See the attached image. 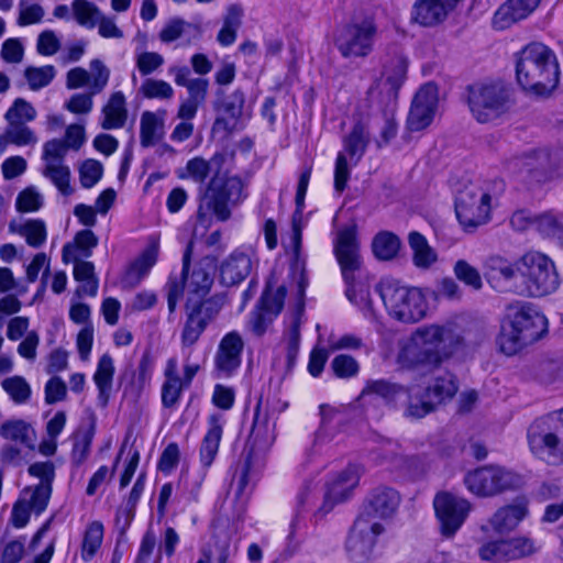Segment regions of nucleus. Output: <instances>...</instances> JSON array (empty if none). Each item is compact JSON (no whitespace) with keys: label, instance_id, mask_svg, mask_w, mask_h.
I'll return each instance as SVG.
<instances>
[{"label":"nucleus","instance_id":"f257e3e1","mask_svg":"<svg viewBox=\"0 0 563 563\" xmlns=\"http://www.w3.org/2000/svg\"><path fill=\"white\" fill-rule=\"evenodd\" d=\"M462 343L452 324H428L417 328L398 342L396 363L404 369H434L450 358Z\"/></svg>","mask_w":563,"mask_h":563},{"label":"nucleus","instance_id":"f03ea898","mask_svg":"<svg viewBox=\"0 0 563 563\" xmlns=\"http://www.w3.org/2000/svg\"><path fill=\"white\" fill-rule=\"evenodd\" d=\"M210 170V163L201 156H196L186 163L184 169L177 172V176L200 185L199 219L202 220L208 212H211L219 221H227L231 217L230 207L240 203L244 198V185L236 176H227L217 172L203 187Z\"/></svg>","mask_w":563,"mask_h":563},{"label":"nucleus","instance_id":"7ed1b4c3","mask_svg":"<svg viewBox=\"0 0 563 563\" xmlns=\"http://www.w3.org/2000/svg\"><path fill=\"white\" fill-rule=\"evenodd\" d=\"M516 80L531 96L550 97L560 84V63L555 52L541 42H531L515 54Z\"/></svg>","mask_w":563,"mask_h":563},{"label":"nucleus","instance_id":"20e7f679","mask_svg":"<svg viewBox=\"0 0 563 563\" xmlns=\"http://www.w3.org/2000/svg\"><path fill=\"white\" fill-rule=\"evenodd\" d=\"M547 332L548 319L536 306L515 301L506 306L497 344L501 353L512 356L540 340Z\"/></svg>","mask_w":563,"mask_h":563},{"label":"nucleus","instance_id":"39448f33","mask_svg":"<svg viewBox=\"0 0 563 563\" xmlns=\"http://www.w3.org/2000/svg\"><path fill=\"white\" fill-rule=\"evenodd\" d=\"M333 251L346 284V298L362 310L372 311L369 286L362 274L363 261L355 223L336 232Z\"/></svg>","mask_w":563,"mask_h":563},{"label":"nucleus","instance_id":"423d86ee","mask_svg":"<svg viewBox=\"0 0 563 563\" xmlns=\"http://www.w3.org/2000/svg\"><path fill=\"white\" fill-rule=\"evenodd\" d=\"M527 441L536 459L550 466L563 465V408L534 419Z\"/></svg>","mask_w":563,"mask_h":563},{"label":"nucleus","instance_id":"0eeeda50","mask_svg":"<svg viewBox=\"0 0 563 563\" xmlns=\"http://www.w3.org/2000/svg\"><path fill=\"white\" fill-rule=\"evenodd\" d=\"M520 283L514 284L512 292L525 297H543L554 292L559 275L554 263L545 254L530 251L519 257Z\"/></svg>","mask_w":563,"mask_h":563},{"label":"nucleus","instance_id":"6e6552de","mask_svg":"<svg viewBox=\"0 0 563 563\" xmlns=\"http://www.w3.org/2000/svg\"><path fill=\"white\" fill-rule=\"evenodd\" d=\"M377 290L393 319L404 323H416L427 316L428 301L420 288L386 278L379 283Z\"/></svg>","mask_w":563,"mask_h":563},{"label":"nucleus","instance_id":"1a4fd4ad","mask_svg":"<svg viewBox=\"0 0 563 563\" xmlns=\"http://www.w3.org/2000/svg\"><path fill=\"white\" fill-rule=\"evenodd\" d=\"M509 95L500 82H475L467 87V104L479 123L498 119L507 111Z\"/></svg>","mask_w":563,"mask_h":563},{"label":"nucleus","instance_id":"9d476101","mask_svg":"<svg viewBox=\"0 0 563 563\" xmlns=\"http://www.w3.org/2000/svg\"><path fill=\"white\" fill-rule=\"evenodd\" d=\"M223 298L213 296L205 300L188 299L186 318L181 327L180 343L183 352H191L208 325L216 320L223 307Z\"/></svg>","mask_w":563,"mask_h":563},{"label":"nucleus","instance_id":"9b49d317","mask_svg":"<svg viewBox=\"0 0 563 563\" xmlns=\"http://www.w3.org/2000/svg\"><path fill=\"white\" fill-rule=\"evenodd\" d=\"M490 194L479 184L470 183L457 191L455 213L465 229L485 224L490 216Z\"/></svg>","mask_w":563,"mask_h":563},{"label":"nucleus","instance_id":"f8f14e48","mask_svg":"<svg viewBox=\"0 0 563 563\" xmlns=\"http://www.w3.org/2000/svg\"><path fill=\"white\" fill-rule=\"evenodd\" d=\"M467 489L477 496L486 497L508 489L521 487L522 477L509 470L487 465L470 472L464 477Z\"/></svg>","mask_w":563,"mask_h":563},{"label":"nucleus","instance_id":"ddd939ff","mask_svg":"<svg viewBox=\"0 0 563 563\" xmlns=\"http://www.w3.org/2000/svg\"><path fill=\"white\" fill-rule=\"evenodd\" d=\"M511 173H528L538 181L563 176V148L538 150L532 154L516 157L507 163Z\"/></svg>","mask_w":563,"mask_h":563},{"label":"nucleus","instance_id":"4468645a","mask_svg":"<svg viewBox=\"0 0 563 563\" xmlns=\"http://www.w3.org/2000/svg\"><path fill=\"white\" fill-rule=\"evenodd\" d=\"M385 531L380 521L375 520L368 514H360L351 528L346 540V551L356 563H363L371 559L377 538Z\"/></svg>","mask_w":563,"mask_h":563},{"label":"nucleus","instance_id":"2eb2a0df","mask_svg":"<svg viewBox=\"0 0 563 563\" xmlns=\"http://www.w3.org/2000/svg\"><path fill=\"white\" fill-rule=\"evenodd\" d=\"M376 25L372 20L345 25L335 38V46L344 58H364L374 46Z\"/></svg>","mask_w":563,"mask_h":563},{"label":"nucleus","instance_id":"dca6fc26","mask_svg":"<svg viewBox=\"0 0 563 563\" xmlns=\"http://www.w3.org/2000/svg\"><path fill=\"white\" fill-rule=\"evenodd\" d=\"M433 507L441 534L446 538L453 537L460 530L471 511V504L466 499L449 492L438 493Z\"/></svg>","mask_w":563,"mask_h":563},{"label":"nucleus","instance_id":"f3484780","mask_svg":"<svg viewBox=\"0 0 563 563\" xmlns=\"http://www.w3.org/2000/svg\"><path fill=\"white\" fill-rule=\"evenodd\" d=\"M438 87L433 82L423 85L416 93L407 119L410 131H421L431 124L438 108Z\"/></svg>","mask_w":563,"mask_h":563},{"label":"nucleus","instance_id":"a211bd4d","mask_svg":"<svg viewBox=\"0 0 563 563\" xmlns=\"http://www.w3.org/2000/svg\"><path fill=\"white\" fill-rule=\"evenodd\" d=\"M244 341L236 331L227 333L219 342L214 367L220 377H230L241 366Z\"/></svg>","mask_w":563,"mask_h":563},{"label":"nucleus","instance_id":"6ab92c4d","mask_svg":"<svg viewBox=\"0 0 563 563\" xmlns=\"http://www.w3.org/2000/svg\"><path fill=\"white\" fill-rule=\"evenodd\" d=\"M484 276L498 291H512L519 276V258L516 262L500 255H490L484 262Z\"/></svg>","mask_w":563,"mask_h":563},{"label":"nucleus","instance_id":"aec40b11","mask_svg":"<svg viewBox=\"0 0 563 563\" xmlns=\"http://www.w3.org/2000/svg\"><path fill=\"white\" fill-rule=\"evenodd\" d=\"M407 68L408 60L401 53L397 52L388 57L384 63L383 78L376 84V87L371 88V92L378 89L387 100L396 99L398 90L406 79Z\"/></svg>","mask_w":563,"mask_h":563},{"label":"nucleus","instance_id":"412c9836","mask_svg":"<svg viewBox=\"0 0 563 563\" xmlns=\"http://www.w3.org/2000/svg\"><path fill=\"white\" fill-rule=\"evenodd\" d=\"M400 505V495L397 490L387 486L374 488L367 496L364 509L361 514H368L375 520L391 518Z\"/></svg>","mask_w":563,"mask_h":563},{"label":"nucleus","instance_id":"4be33fe9","mask_svg":"<svg viewBox=\"0 0 563 563\" xmlns=\"http://www.w3.org/2000/svg\"><path fill=\"white\" fill-rule=\"evenodd\" d=\"M252 268V253L234 250L220 265V282L224 286L238 285L251 274Z\"/></svg>","mask_w":563,"mask_h":563},{"label":"nucleus","instance_id":"5701e85b","mask_svg":"<svg viewBox=\"0 0 563 563\" xmlns=\"http://www.w3.org/2000/svg\"><path fill=\"white\" fill-rule=\"evenodd\" d=\"M275 422L271 420L268 410L262 409V400H258L253 418V426L250 434L251 456L255 451H265L275 442Z\"/></svg>","mask_w":563,"mask_h":563},{"label":"nucleus","instance_id":"b1692460","mask_svg":"<svg viewBox=\"0 0 563 563\" xmlns=\"http://www.w3.org/2000/svg\"><path fill=\"white\" fill-rule=\"evenodd\" d=\"M541 0H507L493 16L492 24L496 30H506L514 23L526 19L540 4Z\"/></svg>","mask_w":563,"mask_h":563},{"label":"nucleus","instance_id":"393cba45","mask_svg":"<svg viewBox=\"0 0 563 563\" xmlns=\"http://www.w3.org/2000/svg\"><path fill=\"white\" fill-rule=\"evenodd\" d=\"M194 243L189 242L186 246L183 256V271L181 275L186 282V288L189 292L196 295H206L209 292L213 278L209 271L203 268L201 265L196 266L189 274V264L192 255Z\"/></svg>","mask_w":563,"mask_h":563},{"label":"nucleus","instance_id":"a878e982","mask_svg":"<svg viewBox=\"0 0 563 563\" xmlns=\"http://www.w3.org/2000/svg\"><path fill=\"white\" fill-rule=\"evenodd\" d=\"M528 505L526 500H516L512 505L499 508L489 519L492 529L497 533L515 530L527 517Z\"/></svg>","mask_w":563,"mask_h":563},{"label":"nucleus","instance_id":"bb28decb","mask_svg":"<svg viewBox=\"0 0 563 563\" xmlns=\"http://www.w3.org/2000/svg\"><path fill=\"white\" fill-rule=\"evenodd\" d=\"M407 394V388L386 379L368 380L363 388L360 400L363 405L372 404L376 398L383 399L387 405H395L398 398Z\"/></svg>","mask_w":563,"mask_h":563},{"label":"nucleus","instance_id":"cd10ccee","mask_svg":"<svg viewBox=\"0 0 563 563\" xmlns=\"http://www.w3.org/2000/svg\"><path fill=\"white\" fill-rule=\"evenodd\" d=\"M244 103L245 96L241 89H236L225 97L221 102V110L225 117H219L216 119L212 131L231 132L234 130L243 113Z\"/></svg>","mask_w":563,"mask_h":563},{"label":"nucleus","instance_id":"c85d7f7f","mask_svg":"<svg viewBox=\"0 0 563 563\" xmlns=\"http://www.w3.org/2000/svg\"><path fill=\"white\" fill-rule=\"evenodd\" d=\"M165 110L144 111L140 119V144L147 148L156 145L165 135Z\"/></svg>","mask_w":563,"mask_h":563},{"label":"nucleus","instance_id":"c756f323","mask_svg":"<svg viewBox=\"0 0 563 563\" xmlns=\"http://www.w3.org/2000/svg\"><path fill=\"white\" fill-rule=\"evenodd\" d=\"M0 437L10 443L27 449H34L36 441V432L33 426L18 418L4 420L0 424Z\"/></svg>","mask_w":563,"mask_h":563},{"label":"nucleus","instance_id":"7c9ffc66","mask_svg":"<svg viewBox=\"0 0 563 563\" xmlns=\"http://www.w3.org/2000/svg\"><path fill=\"white\" fill-rule=\"evenodd\" d=\"M100 125L103 130H117L125 125L128 121L126 99L122 91L111 93L101 110Z\"/></svg>","mask_w":563,"mask_h":563},{"label":"nucleus","instance_id":"2f4dec72","mask_svg":"<svg viewBox=\"0 0 563 563\" xmlns=\"http://www.w3.org/2000/svg\"><path fill=\"white\" fill-rule=\"evenodd\" d=\"M9 232L22 236L33 249L42 247L47 239L46 223L42 219L12 220Z\"/></svg>","mask_w":563,"mask_h":563},{"label":"nucleus","instance_id":"473e14b6","mask_svg":"<svg viewBox=\"0 0 563 563\" xmlns=\"http://www.w3.org/2000/svg\"><path fill=\"white\" fill-rule=\"evenodd\" d=\"M363 468L358 465H349L331 483L328 484L327 499L343 501L357 486Z\"/></svg>","mask_w":563,"mask_h":563},{"label":"nucleus","instance_id":"72a5a7b5","mask_svg":"<svg viewBox=\"0 0 563 563\" xmlns=\"http://www.w3.org/2000/svg\"><path fill=\"white\" fill-rule=\"evenodd\" d=\"M222 432V417L220 415H211L208 418V431L200 446V462L205 467H209L213 463L219 451Z\"/></svg>","mask_w":563,"mask_h":563},{"label":"nucleus","instance_id":"f704fd0d","mask_svg":"<svg viewBox=\"0 0 563 563\" xmlns=\"http://www.w3.org/2000/svg\"><path fill=\"white\" fill-rule=\"evenodd\" d=\"M165 380L162 386V404L165 408H174L178 404L183 391L188 388L178 375L176 358H169L164 371Z\"/></svg>","mask_w":563,"mask_h":563},{"label":"nucleus","instance_id":"c9c22d12","mask_svg":"<svg viewBox=\"0 0 563 563\" xmlns=\"http://www.w3.org/2000/svg\"><path fill=\"white\" fill-rule=\"evenodd\" d=\"M371 141L368 128L362 121L356 122L351 132L343 139V151L353 165L364 156Z\"/></svg>","mask_w":563,"mask_h":563},{"label":"nucleus","instance_id":"e433bc0d","mask_svg":"<svg viewBox=\"0 0 563 563\" xmlns=\"http://www.w3.org/2000/svg\"><path fill=\"white\" fill-rule=\"evenodd\" d=\"M114 376L113 358L109 354H103L97 364L93 374V382L98 388V405L102 408L107 407L112 391Z\"/></svg>","mask_w":563,"mask_h":563},{"label":"nucleus","instance_id":"4c0bfd02","mask_svg":"<svg viewBox=\"0 0 563 563\" xmlns=\"http://www.w3.org/2000/svg\"><path fill=\"white\" fill-rule=\"evenodd\" d=\"M451 11L438 0H418L412 8V20L423 26L442 22Z\"/></svg>","mask_w":563,"mask_h":563},{"label":"nucleus","instance_id":"58836bf2","mask_svg":"<svg viewBox=\"0 0 563 563\" xmlns=\"http://www.w3.org/2000/svg\"><path fill=\"white\" fill-rule=\"evenodd\" d=\"M302 313L303 308L298 307L296 311H294L289 317L285 331V340L287 344L286 362L288 371H291L296 365L300 343V325Z\"/></svg>","mask_w":563,"mask_h":563},{"label":"nucleus","instance_id":"ea45409f","mask_svg":"<svg viewBox=\"0 0 563 563\" xmlns=\"http://www.w3.org/2000/svg\"><path fill=\"white\" fill-rule=\"evenodd\" d=\"M98 244V238L91 230L79 231L73 243H67L63 247V261L68 263L70 258L89 257Z\"/></svg>","mask_w":563,"mask_h":563},{"label":"nucleus","instance_id":"a19ab883","mask_svg":"<svg viewBox=\"0 0 563 563\" xmlns=\"http://www.w3.org/2000/svg\"><path fill=\"white\" fill-rule=\"evenodd\" d=\"M408 242L412 250V262L418 268L428 269L437 262L435 251L422 234L417 231L410 232Z\"/></svg>","mask_w":563,"mask_h":563},{"label":"nucleus","instance_id":"79ce46f5","mask_svg":"<svg viewBox=\"0 0 563 563\" xmlns=\"http://www.w3.org/2000/svg\"><path fill=\"white\" fill-rule=\"evenodd\" d=\"M69 262H74L75 279L82 283L77 292L95 297L99 287V282L95 274V265L91 262L82 261L81 257L70 258Z\"/></svg>","mask_w":563,"mask_h":563},{"label":"nucleus","instance_id":"37998d69","mask_svg":"<svg viewBox=\"0 0 563 563\" xmlns=\"http://www.w3.org/2000/svg\"><path fill=\"white\" fill-rule=\"evenodd\" d=\"M457 390L454 376L445 373L437 377L431 385L427 387L423 395L432 402L435 408L446 399H451Z\"/></svg>","mask_w":563,"mask_h":563},{"label":"nucleus","instance_id":"c03bdc74","mask_svg":"<svg viewBox=\"0 0 563 563\" xmlns=\"http://www.w3.org/2000/svg\"><path fill=\"white\" fill-rule=\"evenodd\" d=\"M505 542L508 562L530 558L537 554L541 549L540 543L528 536H517L505 539Z\"/></svg>","mask_w":563,"mask_h":563},{"label":"nucleus","instance_id":"a18cd8bd","mask_svg":"<svg viewBox=\"0 0 563 563\" xmlns=\"http://www.w3.org/2000/svg\"><path fill=\"white\" fill-rule=\"evenodd\" d=\"M71 13L74 20L78 25L86 29H93L97 26L98 20L102 14V11L98 5L89 0H73L71 1Z\"/></svg>","mask_w":563,"mask_h":563},{"label":"nucleus","instance_id":"49530a36","mask_svg":"<svg viewBox=\"0 0 563 563\" xmlns=\"http://www.w3.org/2000/svg\"><path fill=\"white\" fill-rule=\"evenodd\" d=\"M5 147L9 144L15 146H34L38 142L36 133L22 123H8L2 134Z\"/></svg>","mask_w":563,"mask_h":563},{"label":"nucleus","instance_id":"de8ad7c7","mask_svg":"<svg viewBox=\"0 0 563 563\" xmlns=\"http://www.w3.org/2000/svg\"><path fill=\"white\" fill-rule=\"evenodd\" d=\"M42 175L49 179L52 184L64 196H70L73 188L70 186V169L64 163L44 164Z\"/></svg>","mask_w":563,"mask_h":563},{"label":"nucleus","instance_id":"09e8293b","mask_svg":"<svg viewBox=\"0 0 563 563\" xmlns=\"http://www.w3.org/2000/svg\"><path fill=\"white\" fill-rule=\"evenodd\" d=\"M307 188L297 186L296 192V210L292 214L291 221V247L296 260L299 258L300 249H301V240H302V209L305 206V197H306Z\"/></svg>","mask_w":563,"mask_h":563},{"label":"nucleus","instance_id":"8fccbe9b","mask_svg":"<svg viewBox=\"0 0 563 563\" xmlns=\"http://www.w3.org/2000/svg\"><path fill=\"white\" fill-rule=\"evenodd\" d=\"M400 249V240L397 235L390 232L378 233L373 242L372 250L378 260L389 261L393 260Z\"/></svg>","mask_w":563,"mask_h":563},{"label":"nucleus","instance_id":"3c124183","mask_svg":"<svg viewBox=\"0 0 563 563\" xmlns=\"http://www.w3.org/2000/svg\"><path fill=\"white\" fill-rule=\"evenodd\" d=\"M1 387L15 405L26 404L32 395L30 384L20 375L4 378L1 382Z\"/></svg>","mask_w":563,"mask_h":563},{"label":"nucleus","instance_id":"603ef678","mask_svg":"<svg viewBox=\"0 0 563 563\" xmlns=\"http://www.w3.org/2000/svg\"><path fill=\"white\" fill-rule=\"evenodd\" d=\"M52 490L53 488L48 487V485H35L34 487L24 488L21 493V498L38 516L47 508Z\"/></svg>","mask_w":563,"mask_h":563},{"label":"nucleus","instance_id":"864d4df0","mask_svg":"<svg viewBox=\"0 0 563 563\" xmlns=\"http://www.w3.org/2000/svg\"><path fill=\"white\" fill-rule=\"evenodd\" d=\"M103 539V525L100 521L91 522L84 534L81 544V559L86 562L90 561L98 549L100 548Z\"/></svg>","mask_w":563,"mask_h":563},{"label":"nucleus","instance_id":"5fc2aeb1","mask_svg":"<svg viewBox=\"0 0 563 563\" xmlns=\"http://www.w3.org/2000/svg\"><path fill=\"white\" fill-rule=\"evenodd\" d=\"M56 76V68L53 65L41 67L27 66L24 69V78L29 88L33 91L47 87Z\"/></svg>","mask_w":563,"mask_h":563},{"label":"nucleus","instance_id":"6e6d98bb","mask_svg":"<svg viewBox=\"0 0 563 563\" xmlns=\"http://www.w3.org/2000/svg\"><path fill=\"white\" fill-rule=\"evenodd\" d=\"M537 230L563 243V213L545 212L536 219Z\"/></svg>","mask_w":563,"mask_h":563},{"label":"nucleus","instance_id":"4d7b16f0","mask_svg":"<svg viewBox=\"0 0 563 563\" xmlns=\"http://www.w3.org/2000/svg\"><path fill=\"white\" fill-rule=\"evenodd\" d=\"M455 278L473 290L483 288V279L479 271L466 260H457L453 265Z\"/></svg>","mask_w":563,"mask_h":563},{"label":"nucleus","instance_id":"13d9d810","mask_svg":"<svg viewBox=\"0 0 563 563\" xmlns=\"http://www.w3.org/2000/svg\"><path fill=\"white\" fill-rule=\"evenodd\" d=\"M37 112L35 108L25 99L16 98L7 110L4 119L7 123L27 124L35 120Z\"/></svg>","mask_w":563,"mask_h":563},{"label":"nucleus","instance_id":"bf43d9fd","mask_svg":"<svg viewBox=\"0 0 563 563\" xmlns=\"http://www.w3.org/2000/svg\"><path fill=\"white\" fill-rule=\"evenodd\" d=\"M139 93L146 99L170 100L174 89L165 80L146 78L139 88Z\"/></svg>","mask_w":563,"mask_h":563},{"label":"nucleus","instance_id":"052dcab7","mask_svg":"<svg viewBox=\"0 0 563 563\" xmlns=\"http://www.w3.org/2000/svg\"><path fill=\"white\" fill-rule=\"evenodd\" d=\"M537 377L542 384L563 380V362L556 358L543 360L539 363Z\"/></svg>","mask_w":563,"mask_h":563},{"label":"nucleus","instance_id":"680f3d73","mask_svg":"<svg viewBox=\"0 0 563 563\" xmlns=\"http://www.w3.org/2000/svg\"><path fill=\"white\" fill-rule=\"evenodd\" d=\"M286 292L287 290L285 286H278L275 290H273L271 284H268L266 290L262 295V309L267 313L276 317L284 307Z\"/></svg>","mask_w":563,"mask_h":563},{"label":"nucleus","instance_id":"e2e57ef3","mask_svg":"<svg viewBox=\"0 0 563 563\" xmlns=\"http://www.w3.org/2000/svg\"><path fill=\"white\" fill-rule=\"evenodd\" d=\"M45 15L44 8L38 3H30L26 0L19 2L18 25L26 26L42 22Z\"/></svg>","mask_w":563,"mask_h":563},{"label":"nucleus","instance_id":"0e129e2a","mask_svg":"<svg viewBox=\"0 0 563 563\" xmlns=\"http://www.w3.org/2000/svg\"><path fill=\"white\" fill-rule=\"evenodd\" d=\"M92 438V429L79 432L75 435L74 448L71 451V462L75 465L79 466L87 460L90 452Z\"/></svg>","mask_w":563,"mask_h":563},{"label":"nucleus","instance_id":"69168bd1","mask_svg":"<svg viewBox=\"0 0 563 563\" xmlns=\"http://www.w3.org/2000/svg\"><path fill=\"white\" fill-rule=\"evenodd\" d=\"M42 206L43 197L34 187L23 189L16 197L15 207L20 212H35Z\"/></svg>","mask_w":563,"mask_h":563},{"label":"nucleus","instance_id":"338daca9","mask_svg":"<svg viewBox=\"0 0 563 563\" xmlns=\"http://www.w3.org/2000/svg\"><path fill=\"white\" fill-rule=\"evenodd\" d=\"M90 69V92L97 95L107 87L110 79V69L100 59H92Z\"/></svg>","mask_w":563,"mask_h":563},{"label":"nucleus","instance_id":"774afa93","mask_svg":"<svg viewBox=\"0 0 563 563\" xmlns=\"http://www.w3.org/2000/svg\"><path fill=\"white\" fill-rule=\"evenodd\" d=\"M102 164L96 159H86L79 167V179L84 188L93 187L102 177Z\"/></svg>","mask_w":563,"mask_h":563}]
</instances>
